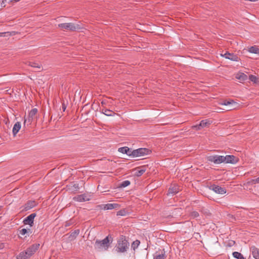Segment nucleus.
<instances>
[{
    "label": "nucleus",
    "instance_id": "obj_1",
    "mask_svg": "<svg viewBox=\"0 0 259 259\" xmlns=\"http://www.w3.org/2000/svg\"><path fill=\"white\" fill-rule=\"evenodd\" d=\"M129 247V243L126 239L125 237L121 236L117 241L116 250L118 252H125Z\"/></svg>",
    "mask_w": 259,
    "mask_h": 259
},
{
    "label": "nucleus",
    "instance_id": "obj_2",
    "mask_svg": "<svg viewBox=\"0 0 259 259\" xmlns=\"http://www.w3.org/2000/svg\"><path fill=\"white\" fill-rule=\"evenodd\" d=\"M110 246L108 236L102 240H97L95 244V248L99 250H106Z\"/></svg>",
    "mask_w": 259,
    "mask_h": 259
},
{
    "label": "nucleus",
    "instance_id": "obj_3",
    "mask_svg": "<svg viewBox=\"0 0 259 259\" xmlns=\"http://www.w3.org/2000/svg\"><path fill=\"white\" fill-rule=\"evenodd\" d=\"M58 27L62 30H69L71 31H76L80 28L78 24L73 23H64L58 24Z\"/></svg>",
    "mask_w": 259,
    "mask_h": 259
},
{
    "label": "nucleus",
    "instance_id": "obj_4",
    "mask_svg": "<svg viewBox=\"0 0 259 259\" xmlns=\"http://www.w3.org/2000/svg\"><path fill=\"white\" fill-rule=\"evenodd\" d=\"M136 154V157H143L151 153V150L145 148H141L136 149V151L134 152Z\"/></svg>",
    "mask_w": 259,
    "mask_h": 259
},
{
    "label": "nucleus",
    "instance_id": "obj_5",
    "mask_svg": "<svg viewBox=\"0 0 259 259\" xmlns=\"http://www.w3.org/2000/svg\"><path fill=\"white\" fill-rule=\"evenodd\" d=\"M207 160L214 164H221L223 163V156L222 155H210L207 157Z\"/></svg>",
    "mask_w": 259,
    "mask_h": 259
},
{
    "label": "nucleus",
    "instance_id": "obj_6",
    "mask_svg": "<svg viewBox=\"0 0 259 259\" xmlns=\"http://www.w3.org/2000/svg\"><path fill=\"white\" fill-rule=\"evenodd\" d=\"M211 121L208 119L201 120L199 124L192 126V128L200 130L203 127H206L210 125Z\"/></svg>",
    "mask_w": 259,
    "mask_h": 259
},
{
    "label": "nucleus",
    "instance_id": "obj_7",
    "mask_svg": "<svg viewBox=\"0 0 259 259\" xmlns=\"http://www.w3.org/2000/svg\"><path fill=\"white\" fill-rule=\"evenodd\" d=\"M223 163H236L237 162V158L234 155L223 156Z\"/></svg>",
    "mask_w": 259,
    "mask_h": 259
},
{
    "label": "nucleus",
    "instance_id": "obj_8",
    "mask_svg": "<svg viewBox=\"0 0 259 259\" xmlns=\"http://www.w3.org/2000/svg\"><path fill=\"white\" fill-rule=\"evenodd\" d=\"M120 205L117 203H108L100 206L101 208L104 210H110L113 209H118Z\"/></svg>",
    "mask_w": 259,
    "mask_h": 259
},
{
    "label": "nucleus",
    "instance_id": "obj_9",
    "mask_svg": "<svg viewBox=\"0 0 259 259\" xmlns=\"http://www.w3.org/2000/svg\"><path fill=\"white\" fill-rule=\"evenodd\" d=\"M36 216V214L34 213H31L29 215L23 220V223L25 225H29L30 227H32L33 224L34 219Z\"/></svg>",
    "mask_w": 259,
    "mask_h": 259
},
{
    "label": "nucleus",
    "instance_id": "obj_10",
    "mask_svg": "<svg viewBox=\"0 0 259 259\" xmlns=\"http://www.w3.org/2000/svg\"><path fill=\"white\" fill-rule=\"evenodd\" d=\"M210 189L219 194H224L226 193V190L225 188L218 185H212L210 186Z\"/></svg>",
    "mask_w": 259,
    "mask_h": 259
},
{
    "label": "nucleus",
    "instance_id": "obj_11",
    "mask_svg": "<svg viewBox=\"0 0 259 259\" xmlns=\"http://www.w3.org/2000/svg\"><path fill=\"white\" fill-rule=\"evenodd\" d=\"M39 247V244H34L30 246L28 248H27L26 250L29 253V255L31 256L36 251V250L38 249Z\"/></svg>",
    "mask_w": 259,
    "mask_h": 259
},
{
    "label": "nucleus",
    "instance_id": "obj_12",
    "mask_svg": "<svg viewBox=\"0 0 259 259\" xmlns=\"http://www.w3.org/2000/svg\"><path fill=\"white\" fill-rule=\"evenodd\" d=\"M37 112V110L36 108H33L30 110L28 114L27 120L28 123H31L34 118V117L36 115ZM27 121V119H25L24 121V123Z\"/></svg>",
    "mask_w": 259,
    "mask_h": 259
},
{
    "label": "nucleus",
    "instance_id": "obj_13",
    "mask_svg": "<svg viewBox=\"0 0 259 259\" xmlns=\"http://www.w3.org/2000/svg\"><path fill=\"white\" fill-rule=\"evenodd\" d=\"M222 56L226 59L231 61H237L238 60V57L234 54L226 52L224 55H222Z\"/></svg>",
    "mask_w": 259,
    "mask_h": 259
},
{
    "label": "nucleus",
    "instance_id": "obj_14",
    "mask_svg": "<svg viewBox=\"0 0 259 259\" xmlns=\"http://www.w3.org/2000/svg\"><path fill=\"white\" fill-rule=\"evenodd\" d=\"M74 200L78 202H83L90 200V198L88 197L85 194H81L77 195L73 198Z\"/></svg>",
    "mask_w": 259,
    "mask_h": 259
},
{
    "label": "nucleus",
    "instance_id": "obj_15",
    "mask_svg": "<svg viewBox=\"0 0 259 259\" xmlns=\"http://www.w3.org/2000/svg\"><path fill=\"white\" fill-rule=\"evenodd\" d=\"M179 191V188L178 186L177 185L174 184L170 186V187L168 189V194H171L173 195L177 193Z\"/></svg>",
    "mask_w": 259,
    "mask_h": 259
},
{
    "label": "nucleus",
    "instance_id": "obj_16",
    "mask_svg": "<svg viewBox=\"0 0 259 259\" xmlns=\"http://www.w3.org/2000/svg\"><path fill=\"white\" fill-rule=\"evenodd\" d=\"M30 257L27 250H25L20 252L16 256V259H28Z\"/></svg>",
    "mask_w": 259,
    "mask_h": 259
},
{
    "label": "nucleus",
    "instance_id": "obj_17",
    "mask_svg": "<svg viewBox=\"0 0 259 259\" xmlns=\"http://www.w3.org/2000/svg\"><path fill=\"white\" fill-rule=\"evenodd\" d=\"M166 257V255L164 250L160 253L156 252L153 256V259H165Z\"/></svg>",
    "mask_w": 259,
    "mask_h": 259
},
{
    "label": "nucleus",
    "instance_id": "obj_18",
    "mask_svg": "<svg viewBox=\"0 0 259 259\" xmlns=\"http://www.w3.org/2000/svg\"><path fill=\"white\" fill-rule=\"evenodd\" d=\"M252 251V254L255 259H259V248L255 246H252L250 248Z\"/></svg>",
    "mask_w": 259,
    "mask_h": 259
},
{
    "label": "nucleus",
    "instance_id": "obj_19",
    "mask_svg": "<svg viewBox=\"0 0 259 259\" xmlns=\"http://www.w3.org/2000/svg\"><path fill=\"white\" fill-rule=\"evenodd\" d=\"M236 78L239 80L240 82L246 80L247 79V76L245 74L239 72L236 74Z\"/></svg>",
    "mask_w": 259,
    "mask_h": 259
},
{
    "label": "nucleus",
    "instance_id": "obj_20",
    "mask_svg": "<svg viewBox=\"0 0 259 259\" xmlns=\"http://www.w3.org/2000/svg\"><path fill=\"white\" fill-rule=\"evenodd\" d=\"M248 51L250 53L259 55V48L256 46L248 48Z\"/></svg>",
    "mask_w": 259,
    "mask_h": 259
},
{
    "label": "nucleus",
    "instance_id": "obj_21",
    "mask_svg": "<svg viewBox=\"0 0 259 259\" xmlns=\"http://www.w3.org/2000/svg\"><path fill=\"white\" fill-rule=\"evenodd\" d=\"M36 205V202L34 201H28L25 205V210H28L34 207Z\"/></svg>",
    "mask_w": 259,
    "mask_h": 259
},
{
    "label": "nucleus",
    "instance_id": "obj_22",
    "mask_svg": "<svg viewBox=\"0 0 259 259\" xmlns=\"http://www.w3.org/2000/svg\"><path fill=\"white\" fill-rule=\"evenodd\" d=\"M21 128V123L20 122H17L14 125L13 128V134L15 136L19 131Z\"/></svg>",
    "mask_w": 259,
    "mask_h": 259
},
{
    "label": "nucleus",
    "instance_id": "obj_23",
    "mask_svg": "<svg viewBox=\"0 0 259 259\" xmlns=\"http://www.w3.org/2000/svg\"><path fill=\"white\" fill-rule=\"evenodd\" d=\"M102 112L105 115L108 116H114L115 114L113 111L105 108L102 109Z\"/></svg>",
    "mask_w": 259,
    "mask_h": 259
},
{
    "label": "nucleus",
    "instance_id": "obj_24",
    "mask_svg": "<svg viewBox=\"0 0 259 259\" xmlns=\"http://www.w3.org/2000/svg\"><path fill=\"white\" fill-rule=\"evenodd\" d=\"M79 233V230H76L74 231L71 232L69 238L70 240L75 239Z\"/></svg>",
    "mask_w": 259,
    "mask_h": 259
},
{
    "label": "nucleus",
    "instance_id": "obj_25",
    "mask_svg": "<svg viewBox=\"0 0 259 259\" xmlns=\"http://www.w3.org/2000/svg\"><path fill=\"white\" fill-rule=\"evenodd\" d=\"M233 256L234 257L237 259H246L243 255L240 252L235 251L233 252Z\"/></svg>",
    "mask_w": 259,
    "mask_h": 259
},
{
    "label": "nucleus",
    "instance_id": "obj_26",
    "mask_svg": "<svg viewBox=\"0 0 259 259\" xmlns=\"http://www.w3.org/2000/svg\"><path fill=\"white\" fill-rule=\"evenodd\" d=\"M126 150V155L134 158L136 157V154L134 153V152L136 151V150H133L132 149L127 147Z\"/></svg>",
    "mask_w": 259,
    "mask_h": 259
},
{
    "label": "nucleus",
    "instance_id": "obj_27",
    "mask_svg": "<svg viewBox=\"0 0 259 259\" xmlns=\"http://www.w3.org/2000/svg\"><path fill=\"white\" fill-rule=\"evenodd\" d=\"M222 105H237V103L234 102L233 100H230V101H225L224 102L222 103L221 104Z\"/></svg>",
    "mask_w": 259,
    "mask_h": 259
},
{
    "label": "nucleus",
    "instance_id": "obj_28",
    "mask_svg": "<svg viewBox=\"0 0 259 259\" xmlns=\"http://www.w3.org/2000/svg\"><path fill=\"white\" fill-rule=\"evenodd\" d=\"M145 171V169L144 168H141L140 169H137L135 175L137 177H140L142 176Z\"/></svg>",
    "mask_w": 259,
    "mask_h": 259
},
{
    "label": "nucleus",
    "instance_id": "obj_29",
    "mask_svg": "<svg viewBox=\"0 0 259 259\" xmlns=\"http://www.w3.org/2000/svg\"><path fill=\"white\" fill-rule=\"evenodd\" d=\"M140 243V241L138 240H136V241H134L132 244V247L134 250H135L139 245Z\"/></svg>",
    "mask_w": 259,
    "mask_h": 259
},
{
    "label": "nucleus",
    "instance_id": "obj_30",
    "mask_svg": "<svg viewBox=\"0 0 259 259\" xmlns=\"http://www.w3.org/2000/svg\"><path fill=\"white\" fill-rule=\"evenodd\" d=\"M127 214V211L125 209H121L117 212V215L124 216Z\"/></svg>",
    "mask_w": 259,
    "mask_h": 259
},
{
    "label": "nucleus",
    "instance_id": "obj_31",
    "mask_svg": "<svg viewBox=\"0 0 259 259\" xmlns=\"http://www.w3.org/2000/svg\"><path fill=\"white\" fill-rule=\"evenodd\" d=\"M131 184V182L130 181L128 180H126V181H123L120 185V186L121 187H126L128 186H129Z\"/></svg>",
    "mask_w": 259,
    "mask_h": 259
},
{
    "label": "nucleus",
    "instance_id": "obj_32",
    "mask_svg": "<svg viewBox=\"0 0 259 259\" xmlns=\"http://www.w3.org/2000/svg\"><path fill=\"white\" fill-rule=\"evenodd\" d=\"M249 79L251 81L253 82L254 83H256L257 82L258 78L255 75H250L249 76Z\"/></svg>",
    "mask_w": 259,
    "mask_h": 259
},
{
    "label": "nucleus",
    "instance_id": "obj_33",
    "mask_svg": "<svg viewBox=\"0 0 259 259\" xmlns=\"http://www.w3.org/2000/svg\"><path fill=\"white\" fill-rule=\"evenodd\" d=\"M199 216V213L196 211H193L191 212L190 213V217L193 219L197 218Z\"/></svg>",
    "mask_w": 259,
    "mask_h": 259
},
{
    "label": "nucleus",
    "instance_id": "obj_34",
    "mask_svg": "<svg viewBox=\"0 0 259 259\" xmlns=\"http://www.w3.org/2000/svg\"><path fill=\"white\" fill-rule=\"evenodd\" d=\"M29 232H30L31 233V231L30 229H28L27 230L26 229H22V230H21L20 231V234L23 236V235H25L26 234H27V233H28Z\"/></svg>",
    "mask_w": 259,
    "mask_h": 259
},
{
    "label": "nucleus",
    "instance_id": "obj_35",
    "mask_svg": "<svg viewBox=\"0 0 259 259\" xmlns=\"http://www.w3.org/2000/svg\"><path fill=\"white\" fill-rule=\"evenodd\" d=\"M127 148V147H123L119 148L118 149V151L119 152H121V153H123V154H126Z\"/></svg>",
    "mask_w": 259,
    "mask_h": 259
},
{
    "label": "nucleus",
    "instance_id": "obj_36",
    "mask_svg": "<svg viewBox=\"0 0 259 259\" xmlns=\"http://www.w3.org/2000/svg\"><path fill=\"white\" fill-rule=\"evenodd\" d=\"M249 183L252 184L259 183V177L257 178L256 179L251 180Z\"/></svg>",
    "mask_w": 259,
    "mask_h": 259
},
{
    "label": "nucleus",
    "instance_id": "obj_37",
    "mask_svg": "<svg viewBox=\"0 0 259 259\" xmlns=\"http://www.w3.org/2000/svg\"><path fill=\"white\" fill-rule=\"evenodd\" d=\"M9 33V32L0 33V36H1V37L5 36V34L6 33Z\"/></svg>",
    "mask_w": 259,
    "mask_h": 259
},
{
    "label": "nucleus",
    "instance_id": "obj_38",
    "mask_svg": "<svg viewBox=\"0 0 259 259\" xmlns=\"http://www.w3.org/2000/svg\"><path fill=\"white\" fill-rule=\"evenodd\" d=\"M66 107L65 105V104L63 103H62V110L63 111H65V110H66Z\"/></svg>",
    "mask_w": 259,
    "mask_h": 259
},
{
    "label": "nucleus",
    "instance_id": "obj_39",
    "mask_svg": "<svg viewBox=\"0 0 259 259\" xmlns=\"http://www.w3.org/2000/svg\"><path fill=\"white\" fill-rule=\"evenodd\" d=\"M5 247L4 244L3 243H0V249L4 248Z\"/></svg>",
    "mask_w": 259,
    "mask_h": 259
},
{
    "label": "nucleus",
    "instance_id": "obj_40",
    "mask_svg": "<svg viewBox=\"0 0 259 259\" xmlns=\"http://www.w3.org/2000/svg\"><path fill=\"white\" fill-rule=\"evenodd\" d=\"M75 188H77L78 187V184H74V186H73Z\"/></svg>",
    "mask_w": 259,
    "mask_h": 259
},
{
    "label": "nucleus",
    "instance_id": "obj_41",
    "mask_svg": "<svg viewBox=\"0 0 259 259\" xmlns=\"http://www.w3.org/2000/svg\"><path fill=\"white\" fill-rule=\"evenodd\" d=\"M101 104H102V105H105V102L104 101H102V102H101Z\"/></svg>",
    "mask_w": 259,
    "mask_h": 259
},
{
    "label": "nucleus",
    "instance_id": "obj_42",
    "mask_svg": "<svg viewBox=\"0 0 259 259\" xmlns=\"http://www.w3.org/2000/svg\"><path fill=\"white\" fill-rule=\"evenodd\" d=\"M35 67H36L37 68H40V66H34Z\"/></svg>",
    "mask_w": 259,
    "mask_h": 259
},
{
    "label": "nucleus",
    "instance_id": "obj_43",
    "mask_svg": "<svg viewBox=\"0 0 259 259\" xmlns=\"http://www.w3.org/2000/svg\"><path fill=\"white\" fill-rule=\"evenodd\" d=\"M2 206L1 205H0V210H1V209H2Z\"/></svg>",
    "mask_w": 259,
    "mask_h": 259
}]
</instances>
